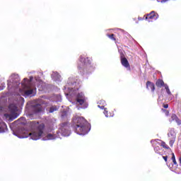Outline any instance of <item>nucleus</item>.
Wrapping results in <instances>:
<instances>
[{
	"instance_id": "obj_31",
	"label": "nucleus",
	"mask_w": 181,
	"mask_h": 181,
	"mask_svg": "<svg viewBox=\"0 0 181 181\" xmlns=\"http://www.w3.org/2000/svg\"><path fill=\"white\" fill-rule=\"evenodd\" d=\"M163 159H164L165 162H168V156H163Z\"/></svg>"
},
{
	"instance_id": "obj_4",
	"label": "nucleus",
	"mask_w": 181,
	"mask_h": 181,
	"mask_svg": "<svg viewBox=\"0 0 181 181\" xmlns=\"http://www.w3.org/2000/svg\"><path fill=\"white\" fill-rule=\"evenodd\" d=\"M158 18L159 15L156 12L151 11L150 13L146 14V16H144L143 19L148 21V22H153V21H156Z\"/></svg>"
},
{
	"instance_id": "obj_12",
	"label": "nucleus",
	"mask_w": 181,
	"mask_h": 181,
	"mask_svg": "<svg viewBox=\"0 0 181 181\" xmlns=\"http://www.w3.org/2000/svg\"><path fill=\"white\" fill-rule=\"evenodd\" d=\"M45 138H47V140L50 141L52 139H56V138H57V135L52 134H47Z\"/></svg>"
},
{
	"instance_id": "obj_33",
	"label": "nucleus",
	"mask_w": 181,
	"mask_h": 181,
	"mask_svg": "<svg viewBox=\"0 0 181 181\" xmlns=\"http://www.w3.org/2000/svg\"><path fill=\"white\" fill-rule=\"evenodd\" d=\"M2 127H3V128H6V124L4 122H3L2 123Z\"/></svg>"
},
{
	"instance_id": "obj_11",
	"label": "nucleus",
	"mask_w": 181,
	"mask_h": 181,
	"mask_svg": "<svg viewBox=\"0 0 181 181\" xmlns=\"http://www.w3.org/2000/svg\"><path fill=\"white\" fill-rule=\"evenodd\" d=\"M121 63L124 66V67L128 68L129 67V62H128V59L125 57L121 58Z\"/></svg>"
},
{
	"instance_id": "obj_6",
	"label": "nucleus",
	"mask_w": 181,
	"mask_h": 181,
	"mask_svg": "<svg viewBox=\"0 0 181 181\" xmlns=\"http://www.w3.org/2000/svg\"><path fill=\"white\" fill-rule=\"evenodd\" d=\"M168 136L170 139L169 145L170 146H173V144H175L176 141V134L170 132L168 134Z\"/></svg>"
},
{
	"instance_id": "obj_19",
	"label": "nucleus",
	"mask_w": 181,
	"mask_h": 181,
	"mask_svg": "<svg viewBox=\"0 0 181 181\" xmlns=\"http://www.w3.org/2000/svg\"><path fill=\"white\" fill-rule=\"evenodd\" d=\"M107 37L109 39H111V40H113L114 42H117V39L115 38V35L114 34H107Z\"/></svg>"
},
{
	"instance_id": "obj_7",
	"label": "nucleus",
	"mask_w": 181,
	"mask_h": 181,
	"mask_svg": "<svg viewBox=\"0 0 181 181\" xmlns=\"http://www.w3.org/2000/svg\"><path fill=\"white\" fill-rule=\"evenodd\" d=\"M76 103H78L79 105H81L83 108H87L88 106L86 99H76Z\"/></svg>"
},
{
	"instance_id": "obj_32",
	"label": "nucleus",
	"mask_w": 181,
	"mask_h": 181,
	"mask_svg": "<svg viewBox=\"0 0 181 181\" xmlns=\"http://www.w3.org/2000/svg\"><path fill=\"white\" fill-rule=\"evenodd\" d=\"M11 82L9 81H8L7 86H8V89L11 88Z\"/></svg>"
},
{
	"instance_id": "obj_13",
	"label": "nucleus",
	"mask_w": 181,
	"mask_h": 181,
	"mask_svg": "<svg viewBox=\"0 0 181 181\" xmlns=\"http://www.w3.org/2000/svg\"><path fill=\"white\" fill-rule=\"evenodd\" d=\"M61 129L63 131V129H69V122H65L64 123L61 124Z\"/></svg>"
},
{
	"instance_id": "obj_30",
	"label": "nucleus",
	"mask_w": 181,
	"mask_h": 181,
	"mask_svg": "<svg viewBox=\"0 0 181 181\" xmlns=\"http://www.w3.org/2000/svg\"><path fill=\"white\" fill-rule=\"evenodd\" d=\"M163 108H169V105L168 104H163Z\"/></svg>"
},
{
	"instance_id": "obj_3",
	"label": "nucleus",
	"mask_w": 181,
	"mask_h": 181,
	"mask_svg": "<svg viewBox=\"0 0 181 181\" xmlns=\"http://www.w3.org/2000/svg\"><path fill=\"white\" fill-rule=\"evenodd\" d=\"M80 62L81 63H83L82 66H78V69L81 73V74L83 76L84 75V70L87 69V66H90L91 64V60L88 57H84L83 56L80 57Z\"/></svg>"
},
{
	"instance_id": "obj_26",
	"label": "nucleus",
	"mask_w": 181,
	"mask_h": 181,
	"mask_svg": "<svg viewBox=\"0 0 181 181\" xmlns=\"http://www.w3.org/2000/svg\"><path fill=\"white\" fill-rule=\"evenodd\" d=\"M177 116L175 115V114H173L171 115V119H172V121H175V119H177Z\"/></svg>"
},
{
	"instance_id": "obj_18",
	"label": "nucleus",
	"mask_w": 181,
	"mask_h": 181,
	"mask_svg": "<svg viewBox=\"0 0 181 181\" xmlns=\"http://www.w3.org/2000/svg\"><path fill=\"white\" fill-rule=\"evenodd\" d=\"M58 110H59V107H57V106L53 105L50 107L49 112L52 113V112H54V111H57Z\"/></svg>"
},
{
	"instance_id": "obj_35",
	"label": "nucleus",
	"mask_w": 181,
	"mask_h": 181,
	"mask_svg": "<svg viewBox=\"0 0 181 181\" xmlns=\"http://www.w3.org/2000/svg\"><path fill=\"white\" fill-rule=\"evenodd\" d=\"M24 80H25V81H28V78H24Z\"/></svg>"
},
{
	"instance_id": "obj_27",
	"label": "nucleus",
	"mask_w": 181,
	"mask_h": 181,
	"mask_svg": "<svg viewBox=\"0 0 181 181\" xmlns=\"http://www.w3.org/2000/svg\"><path fill=\"white\" fill-rule=\"evenodd\" d=\"M175 122L178 125H181V120L180 119H179V117H177V119H175Z\"/></svg>"
},
{
	"instance_id": "obj_9",
	"label": "nucleus",
	"mask_w": 181,
	"mask_h": 181,
	"mask_svg": "<svg viewBox=\"0 0 181 181\" xmlns=\"http://www.w3.org/2000/svg\"><path fill=\"white\" fill-rule=\"evenodd\" d=\"M147 90H151L153 93L155 91V84L149 81H148L146 83Z\"/></svg>"
},
{
	"instance_id": "obj_28",
	"label": "nucleus",
	"mask_w": 181,
	"mask_h": 181,
	"mask_svg": "<svg viewBox=\"0 0 181 181\" xmlns=\"http://www.w3.org/2000/svg\"><path fill=\"white\" fill-rule=\"evenodd\" d=\"M5 88V83H1V85L0 86V91H2V90H4Z\"/></svg>"
},
{
	"instance_id": "obj_24",
	"label": "nucleus",
	"mask_w": 181,
	"mask_h": 181,
	"mask_svg": "<svg viewBox=\"0 0 181 181\" xmlns=\"http://www.w3.org/2000/svg\"><path fill=\"white\" fill-rule=\"evenodd\" d=\"M173 156L171 158L173 163H174V165H177V162H176V158L175 157V153H172Z\"/></svg>"
},
{
	"instance_id": "obj_29",
	"label": "nucleus",
	"mask_w": 181,
	"mask_h": 181,
	"mask_svg": "<svg viewBox=\"0 0 181 181\" xmlns=\"http://www.w3.org/2000/svg\"><path fill=\"white\" fill-rule=\"evenodd\" d=\"M162 111H163V112H165L166 117L169 116V112L167 110L165 109H162Z\"/></svg>"
},
{
	"instance_id": "obj_5",
	"label": "nucleus",
	"mask_w": 181,
	"mask_h": 181,
	"mask_svg": "<svg viewBox=\"0 0 181 181\" xmlns=\"http://www.w3.org/2000/svg\"><path fill=\"white\" fill-rule=\"evenodd\" d=\"M36 95V90L35 89H27L24 92V97H33Z\"/></svg>"
},
{
	"instance_id": "obj_17",
	"label": "nucleus",
	"mask_w": 181,
	"mask_h": 181,
	"mask_svg": "<svg viewBox=\"0 0 181 181\" xmlns=\"http://www.w3.org/2000/svg\"><path fill=\"white\" fill-rule=\"evenodd\" d=\"M4 117H6V119H8V121H13L16 117H13L11 115L9 114H5Z\"/></svg>"
},
{
	"instance_id": "obj_10",
	"label": "nucleus",
	"mask_w": 181,
	"mask_h": 181,
	"mask_svg": "<svg viewBox=\"0 0 181 181\" xmlns=\"http://www.w3.org/2000/svg\"><path fill=\"white\" fill-rule=\"evenodd\" d=\"M166 84H165V82H163V80L162 79H158L156 82V86L158 87V88H162L163 86H165Z\"/></svg>"
},
{
	"instance_id": "obj_20",
	"label": "nucleus",
	"mask_w": 181,
	"mask_h": 181,
	"mask_svg": "<svg viewBox=\"0 0 181 181\" xmlns=\"http://www.w3.org/2000/svg\"><path fill=\"white\" fill-rule=\"evenodd\" d=\"M166 93L168 95H172V93L170 92V89H169V86L168 84L164 85Z\"/></svg>"
},
{
	"instance_id": "obj_23",
	"label": "nucleus",
	"mask_w": 181,
	"mask_h": 181,
	"mask_svg": "<svg viewBox=\"0 0 181 181\" xmlns=\"http://www.w3.org/2000/svg\"><path fill=\"white\" fill-rule=\"evenodd\" d=\"M111 117H114V112L112 110H109L108 113L107 114V117L111 118Z\"/></svg>"
},
{
	"instance_id": "obj_2",
	"label": "nucleus",
	"mask_w": 181,
	"mask_h": 181,
	"mask_svg": "<svg viewBox=\"0 0 181 181\" xmlns=\"http://www.w3.org/2000/svg\"><path fill=\"white\" fill-rule=\"evenodd\" d=\"M30 126L35 131L33 133H29V136H30L31 139L33 141H37V139H40V136L43 135V131L45 129V124H39L38 122H30Z\"/></svg>"
},
{
	"instance_id": "obj_15",
	"label": "nucleus",
	"mask_w": 181,
	"mask_h": 181,
	"mask_svg": "<svg viewBox=\"0 0 181 181\" xmlns=\"http://www.w3.org/2000/svg\"><path fill=\"white\" fill-rule=\"evenodd\" d=\"M98 108H100L101 110H104V115H105V117H107V115L108 114L109 111L107 108H104V105H98Z\"/></svg>"
},
{
	"instance_id": "obj_16",
	"label": "nucleus",
	"mask_w": 181,
	"mask_h": 181,
	"mask_svg": "<svg viewBox=\"0 0 181 181\" xmlns=\"http://www.w3.org/2000/svg\"><path fill=\"white\" fill-rule=\"evenodd\" d=\"M76 100H86V96L83 93H78L76 95Z\"/></svg>"
},
{
	"instance_id": "obj_21",
	"label": "nucleus",
	"mask_w": 181,
	"mask_h": 181,
	"mask_svg": "<svg viewBox=\"0 0 181 181\" xmlns=\"http://www.w3.org/2000/svg\"><path fill=\"white\" fill-rule=\"evenodd\" d=\"M18 100L19 101V104H21V105H23V103H25V98H23V97H21V95H19L18 97Z\"/></svg>"
},
{
	"instance_id": "obj_8",
	"label": "nucleus",
	"mask_w": 181,
	"mask_h": 181,
	"mask_svg": "<svg viewBox=\"0 0 181 181\" xmlns=\"http://www.w3.org/2000/svg\"><path fill=\"white\" fill-rule=\"evenodd\" d=\"M42 110L43 107L40 104H37L33 106V111L35 112V114H37V112H42Z\"/></svg>"
},
{
	"instance_id": "obj_36",
	"label": "nucleus",
	"mask_w": 181,
	"mask_h": 181,
	"mask_svg": "<svg viewBox=\"0 0 181 181\" xmlns=\"http://www.w3.org/2000/svg\"><path fill=\"white\" fill-rule=\"evenodd\" d=\"M103 103H104V104H105V101H103Z\"/></svg>"
},
{
	"instance_id": "obj_25",
	"label": "nucleus",
	"mask_w": 181,
	"mask_h": 181,
	"mask_svg": "<svg viewBox=\"0 0 181 181\" xmlns=\"http://www.w3.org/2000/svg\"><path fill=\"white\" fill-rule=\"evenodd\" d=\"M154 151L156 153H159L160 152V147L159 146H156L154 148Z\"/></svg>"
},
{
	"instance_id": "obj_34",
	"label": "nucleus",
	"mask_w": 181,
	"mask_h": 181,
	"mask_svg": "<svg viewBox=\"0 0 181 181\" xmlns=\"http://www.w3.org/2000/svg\"><path fill=\"white\" fill-rule=\"evenodd\" d=\"M168 1H170V0H161V2L163 4H165V2H168Z\"/></svg>"
},
{
	"instance_id": "obj_1",
	"label": "nucleus",
	"mask_w": 181,
	"mask_h": 181,
	"mask_svg": "<svg viewBox=\"0 0 181 181\" xmlns=\"http://www.w3.org/2000/svg\"><path fill=\"white\" fill-rule=\"evenodd\" d=\"M73 127L75 132L78 135H86L88 133L87 122L83 117H76L73 119Z\"/></svg>"
},
{
	"instance_id": "obj_14",
	"label": "nucleus",
	"mask_w": 181,
	"mask_h": 181,
	"mask_svg": "<svg viewBox=\"0 0 181 181\" xmlns=\"http://www.w3.org/2000/svg\"><path fill=\"white\" fill-rule=\"evenodd\" d=\"M8 108L10 111H13V112L18 111V107H16L15 104L9 105Z\"/></svg>"
},
{
	"instance_id": "obj_22",
	"label": "nucleus",
	"mask_w": 181,
	"mask_h": 181,
	"mask_svg": "<svg viewBox=\"0 0 181 181\" xmlns=\"http://www.w3.org/2000/svg\"><path fill=\"white\" fill-rule=\"evenodd\" d=\"M161 146H163V148H164V149H170L169 146H168V144H166V143L165 141H161Z\"/></svg>"
}]
</instances>
